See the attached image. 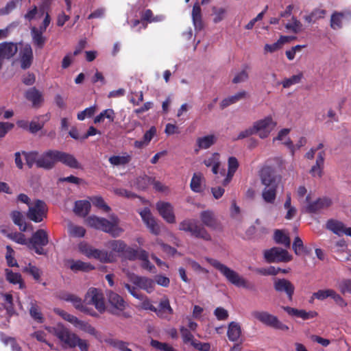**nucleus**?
I'll return each instance as SVG.
<instances>
[{"mask_svg": "<svg viewBox=\"0 0 351 351\" xmlns=\"http://www.w3.org/2000/svg\"><path fill=\"white\" fill-rule=\"evenodd\" d=\"M49 332L56 336L65 347L75 348L78 346L81 351H88V344L86 340L80 339L75 334L71 332L61 324L55 327H46Z\"/></svg>", "mask_w": 351, "mask_h": 351, "instance_id": "obj_1", "label": "nucleus"}, {"mask_svg": "<svg viewBox=\"0 0 351 351\" xmlns=\"http://www.w3.org/2000/svg\"><path fill=\"white\" fill-rule=\"evenodd\" d=\"M207 262L218 270L226 280L237 287H243L247 289H253L254 285L239 276L235 271L220 263L218 260L207 258Z\"/></svg>", "mask_w": 351, "mask_h": 351, "instance_id": "obj_2", "label": "nucleus"}, {"mask_svg": "<svg viewBox=\"0 0 351 351\" xmlns=\"http://www.w3.org/2000/svg\"><path fill=\"white\" fill-rule=\"evenodd\" d=\"M87 222L90 227L109 233L113 237H118L123 232L119 227V219L114 215L110 216V220L95 215L90 216L87 219Z\"/></svg>", "mask_w": 351, "mask_h": 351, "instance_id": "obj_3", "label": "nucleus"}, {"mask_svg": "<svg viewBox=\"0 0 351 351\" xmlns=\"http://www.w3.org/2000/svg\"><path fill=\"white\" fill-rule=\"evenodd\" d=\"M179 230L189 232L191 236L204 241H211L212 237L206 229L195 219H186L179 224Z\"/></svg>", "mask_w": 351, "mask_h": 351, "instance_id": "obj_4", "label": "nucleus"}, {"mask_svg": "<svg viewBox=\"0 0 351 351\" xmlns=\"http://www.w3.org/2000/svg\"><path fill=\"white\" fill-rule=\"evenodd\" d=\"M49 243L47 232L43 229L36 230L29 239L27 247L39 255H46L47 252L43 248Z\"/></svg>", "mask_w": 351, "mask_h": 351, "instance_id": "obj_5", "label": "nucleus"}, {"mask_svg": "<svg viewBox=\"0 0 351 351\" xmlns=\"http://www.w3.org/2000/svg\"><path fill=\"white\" fill-rule=\"evenodd\" d=\"M79 249L82 253L89 258H94L102 263H112L114 261V256L112 254L105 250L93 248L86 243H80Z\"/></svg>", "mask_w": 351, "mask_h": 351, "instance_id": "obj_6", "label": "nucleus"}, {"mask_svg": "<svg viewBox=\"0 0 351 351\" xmlns=\"http://www.w3.org/2000/svg\"><path fill=\"white\" fill-rule=\"evenodd\" d=\"M48 208L46 203L40 199H36L29 206L27 217L31 221L39 223L43 221L47 215Z\"/></svg>", "mask_w": 351, "mask_h": 351, "instance_id": "obj_7", "label": "nucleus"}, {"mask_svg": "<svg viewBox=\"0 0 351 351\" xmlns=\"http://www.w3.org/2000/svg\"><path fill=\"white\" fill-rule=\"evenodd\" d=\"M264 258L267 263H287L292 260L293 257L285 249L273 247L264 252Z\"/></svg>", "mask_w": 351, "mask_h": 351, "instance_id": "obj_8", "label": "nucleus"}, {"mask_svg": "<svg viewBox=\"0 0 351 351\" xmlns=\"http://www.w3.org/2000/svg\"><path fill=\"white\" fill-rule=\"evenodd\" d=\"M84 302L86 305H91L95 307H106V300L103 291L93 287L87 290L84 295Z\"/></svg>", "mask_w": 351, "mask_h": 351, "instance_id": "obj_9", "label": "nucleus"}, {"mask_svg": "<svg viewBox=\"0 0 351 351\" xmlns=\"http://www.w3.org/2000/svg\"><path fill=\"white\" fill-rule=\"evenodd\" d=\"M276 123L273 121L271 116H267L263 119L256 121L253 124L254 134H258L261 138H267L274 127Z\"/></svg>", "mask_w": 351, "mask_h": 351, "instance_id": "obj_10", "label": "nucleus"}, {"mask_svg": "<svg viewBox=\"0 0 351 351\" xmlns=\"http://www.w3.org/2000/svg\"><path fill=\"white\" fill-rule=\"evenodd\" d=\"M56 310V312L58 315H60L64 319L70 322L75 327L91 335H97L96 330L88 323L78 319L76 317L67 313L62 308H57Z\"/></svg>", "mask_w": 351, "mask_h": 351, "instance_id": "obj_11", "label": "nucleus"}, {"mask_svg": "<svg viewBox=\"0 0 351 351\" xmlns=\"http://www.w3.org/2000/svg\"><path fill=\"white\" fill-rule=\"evenodd\" d=\"M253 315L263 324L275 329L286 331L288 326L280 322L278 318L265 311H254Z\"/></svg>", "mask_w": 351, "mask_h": 351, "instance_id": "obj_12", "label": "nucleus"}, {"mask_svg": "<svg viewBox=\"0 0 351 351\" xmlns=\"http://www.w3.org/2000/svg\"><path fill=\"white\" fill-rule=\"evenodd\" d=\"M56 155L57 150L56 149H49L45 152L39 156V159L37 161V167L47 170L53 169L57 162Z\"/></svg>", "mask_w": 351, "mask_h": 351, "instance_id": "obj_13", "label": "nucleus"}, {"mask_svg": "<svg viewBox=\"0 0 351 351\" xmlns=\"http://www.w3.org/2000/svg\"><path fill=\"white\" fill-rule=\"evenodd\" d=\"M156 208L160 215L169 223L176 222V216L173 206L167 202L159 201L156 204Z\"/></svg>", "mask_w": 351, "mask_h": 351, "instance_id": "obj_14", "label": "nucleus"}, {"mask_svg": "<svg viewBox=\"0 0 351 351\" xmlns=\"http://www.w3.org/2000/svg\"><path fill=\"white\" fill-rule=\"evenodd\" d=\"M139 215L149 231L155 235H158L160 228L150 210L148 208H144L139 212Z\"/></svg>", "mask_w": 351, "mask_h": 351, "instance_id": "obj_15", "label": "nucleus"}, {"mask_svg": "<svg viewBox=\"0 0 351 351\" xmlns=\"http://www.w3.org/2000/svg\"><path fill=\"white\" fill-rule=\"evenodd\" d=\"M18 51V47L12 42H3L0 43V70L2 68L4 60H10Z\"/></svg>", "mask_w": 351, "mask_h": 351, "instance_id": "obj_16", "label": "nucleus"}, {"mask_svg": "<svg viewBox=\"0 0 351 351\" xmlns=\"http://www.w3.org/2000/svg\"><path fill=\"white\" fill-rule=\"evenodd\" d=\"M261 182L265 186H278L279 178L271 167H265L260 172Z\"/></svg>", "mask_w": 351, "mask_h": 351, "instance_id": "obj_17", "label": "nucleus"}, {"mask_svg": "<svg viewBox=\"0 0 351 351\" xmlns=\"http://www.w3.org/2000/svg\"><path fill=\"white\" fill-rule=\"evenodd\" d=\"M129 278L132 284L141 289L145 290L147 293H151L154 289L155 282L151 278L135 274L130 275Z\"/></svg>", "mask_w": 351, "mask_h": 351, "instance_id": "obj_18", "label": "nucleus"}, {"mask_svg": "<svg viewBox=\"0 0 351 351\" xmlns=\"http://www.w3.org/2000/svg\"><path fill=\"white\" fill-rule=\"evenodd\" d=\"M80 310L83 313L93 317H99L106 311L112 315L121 317H129L130 316V314L123 311V308H80Z\"/></svg>", "mask_w": 351, "mask_h": 351, "instance_id": "obj_19", "label": "nucleus"}, {"mask_svg": "<svg viewBox=\"0 0 351 351\" xmlns=\"http://www.w3.org/2000/svg\"><path fill=\"white\" fill-rule=\"evenodd\" d=\"M313 298H316V299L319 300H324L328 298H330L339 306H342L344 304V300L342 297L335 290L331 289H320L313 293Z\"/></svg>", "mask_w": 351, "mask_h": 351, "instance_id": "obj_20", "label": "nucleus"}, {"mask_svg": "<svg viewBox=\"0 0 351 351\" xmlns=\"http://www.w3.org/2000/svg\"><path fill=\"white\" fill-rule=\"evenodd\" d=\"M274 289L279 293H285L291 300L295 291L294 285L287 279H276L274 284Z\"/></svg>", "mask_w": 351, "mask_h": 351, "instance_id": "obj_21", "label": "nucleus"}, {"mask_svg": "<svg viewBox=\"0 0 351 351\" xmlns=\"http://www.w3.org/2000/svg\"><path fill=\"white\" fill-rule=\"evenodd\" d=\"M21 68L23 70L29 69L34 60V54L31 45L26 44L23 46L19 53Z\"/></svg>", "mask_w": 351, "mask_h": 351, "instance_id": "obj_22", "label": "nucleus"}, {"mask_svg": "<svg viewBox=\"0 0 351 351\" xmlns=\"http://www.w3.org/2000/svg\"><path fill=\"white\" fill-rule=\"evenodd\" d=\"M57 162H60L71 169H81L82 166L75 157L69 153L57 150Z\"/></svg>", "mask_w": 351, "mask_h": 351, "instance_id": "obj_23", "label": "nucleus"}, {"mask_svg": "<svg viewBox=\"0 0 351 351\" xmlns=\"http://www.w3.org/2000/svg\"><path fill=\"white\" fill-rule=\"evenodd\" d=\"M199 217L202 223L213 230L219 228L220 223L215 217L214 213L210 210H204L200 213Z\"/></svg>", "mask_w": 351, "mask_h": 351, "instance_id": "obj_24", "label": "nucleus"}, {"mask_svg": "<svg viewBox=\"0 0 351 351\" xmlns=\"http://www.w3.org/2000/svg\"><path fill=\"white\" fill-rule=\"evenodd\" d=\"M55 297L59 300L71 302L74 307H84L81 298L66 291H59L56 292Z\"/></svg>", "mask_w": 351, "mask_h": 351, "instance_id": "obj_25", "label": "nucleus"}, {"mask_svg": "<svg viewBox=\"0 0 351 351\" xmlns=\"http://www.w3.org/2000/svg\"><path fill=\"white\" fill-rule=\"evenodd\" d=\"M25 97L32 102L33 107H38L43 102V94L36 87L29 88L25 93Z\"/></svg>", "mask_w": 351, "mask_h": 351, "instance_id": "obj_26", "label": "nucleus"}, {"mask_svg": "<svg viewBox=\"0 0 351 351\" xmlns=\"http://www.w3.org/2000/svg\"><path fill=\"white\" fill-rule=\"evenodd\" d=\"M332 202L328 198H319L316 201L309 203L306 207V212L309 213H315L317 211L330 206Z\"/></svg>", "mask_w": 351, "mask_h": 351, "instance_id": "obj_27", "label": "nucleus"}, {"mask_svg": "<svg viewBox=\"0 0 351 351\" xmlns=\"http://www.w3.org/2000/svg\"><path fill=\"white\" fill-rule=\"evenodd\" d=\"M325 152L322 151L318 153L315 164L311 167L310 170V173L312 176L315 177L318 176L319 178L322 176L324 159H325Z\"/></svg>", "mask_w": 351, "mask_h": 351, "instance_id": "obj_28", "label": "nucleus"}, {"mask_svg": "<svg viewBox=\"0 0 351 351\" xmlns=\"http://www.w3.org/2000/svg\"><path fill=\"white\" fill-rule=\"evenodd\" d=\"M287 312L294 317L302 318V319H308L316 316L315 311H306L304 308H285Z\"/></svg>", "mask_w": 351, "mask_h": 351, "instance_id": "obj_29", "label": "nucleus"}, {"mask_svg": "<svg viewBox=\"0 0 351 351\" xmlns=\"http://www.w3.org/2000/svg\"><path fill=\"white\" fill-rule=\"evenodd\" d=\"M43 33L38 29L36 27L31 28V35L32 43L38 49H43L46 43V38L43 36Z\"/></svg>", "mask_w": 351, "mask_h": 351, "instance_id": "obj_30", "label": "nucleus"}, {"mask_svg": "<svg viewBox=\"0 0 351 351\" xmlns=\"http://www.w3.org/2000/svg\"><path fill=\"white\" fill-rule=\"evenodd\" d=\"M216 141L217 138L213 134L197 138L196 144L198 147V149H196L195 152H197L199 149H208L215 143Z\"/></svg>", "mask_w": 351, "mask_h": 351, "instance_id": "obj_31", "label": "nucleus"}, {"mask_svg": "<svg viewBox=\"0 0 351 351\" xmlns=\"http://www.w3.org/2000/svg\"><path fill=\"white\" fill-rule=\"evenodd\" d=\"M247 93L245 90H241L237 93L235 95L230 96L223 99L220 104L221 109H223L231 104H235L239 101L246 98Z\"/></svg>", "mask_w": 351, "mask_h": 351, "instance_id": "obj_32", "label": "nucleus"}, {"mask_svg": "<svg viewBox=\"0 0 351 351\" xmlns=\"http://www.w3.org/2000/svg\"><path fill=\"white\" fill-rule=\"evenodd\" d=\"M90 209V203L87 200H79L75 203L74 212L80 217L88 215Z\"/></svg>", "mask_w": 351, "mask_h": 351, "instance_id": "obj_33", "label": "nucleus"}, {"mask_svg": "<svg viewBox=\"0 0 351 351\" xmlns=\"http://www.w3.org/2000/svg\"><path fill=\"white\" fill-rule=\"evenodd\" d=\"M345 13L342 12L335 11L330 16V26L334 29H339L343 27V20L345 18Z\"/></svg>", "mask_w": 351, "mask_h": 351, "instance_id": "obj_34", "label": "nucleus"}, {"mask_svg": "<svg viewBox=\"0 0 351 351\" xmlns=\"http://www.w3.org/2000/svg\"><path fill=\"white\" fill-rule=\"evenodd\" d=\"M192 19L195 29L199 30L203 27V22L202 19V10L198 3L193 5L192 10Z\"/></svg>", "mask_w": 351, "mask_h": 351, "instance_id": "obj_35", "label": "nucleus"}, {"mask_svg": "<svg viewBox=\"0 0 351 351\" xmlns=\"http://www.w3.org/2000/svg\"><path fill=\"white\" fill-rule=\"evenodd\" d=\"M278 186H265L262 192L264 201L269 204L274 203L276 198Z\"/></svg>", "mask_w": 351, "mask_h": 351, "instance_id": "obj_36", "label": "nucleus"}, {"mask_svg": "<svg viewBox=\"0 0 351 351\" xmlns=\"http://www.w3.org/2000/svg\"><path fill=\"white\" fill-rule=\"evenodd\" d=\"M241 334V329L239 324L237 322H232L229 324L227 335L230 341H237Z\"/></svg>", "mask_w": 351, "mask_h": 351, "instance_id": "obj_37", "label": "nucleus"}, {"mask_svg": "<svg viewBox=\"0 0 351 351\" xmlns=\"http://www.w3.org/2000/svg\"><path fill=\"white\" fill-rule=\"evenodd\" d=\"M326 13V10L315 8L309 14L304 16V20L308 23H315L317 20L324 19Z\"/></svg>", "mask_w": 351, "mask_h": 351, "instance_id": "obj_38", "label": "nucleus"}, {"mask_svg": "<svg viewBox=\"0 0 351 351\" xmlns=\"http://www.w3.org/2000/svg\"><path fill=\"white\" fill-rule=\"evenodd\" d=\"M116 115L114 110L108 108L101 112L94 119V123L95 124L99 123L104 121V119H107L110 123L114 122Z\"/></svg>", "mask_w": 351, "mask_h": 351, "instance_id": "obj_39", "label": "nucleus"}, {"mask_svg": "<svg viewBox=\"0 0 351 351\" xmlns=\"http://www.w3.org/2000/svg\"><path fill=\"white\" fill-rule=\"evenodd\" d=\"M11 218L14 223L19 226V230L25 232L27 230V225L24 220L23 214L18 210H14L11 213Z\"/></svg>", "mask_w": 351, "mask_h": 351, "instance_id": "obj_40", "label": "nucleus"}, {"mask_svg": "<svg viewBox=\"0 0 351 351\" xmlns=\"http://www.w3.org/2000/svg\"><path fill=\"white\" fill-rule=\"evenodd\" d=\"M131 155L124 153L122 156H112L109 158L110 163L113 166L125 165L130 162Z\"/></svg>", "mask_w": 351, "mask_h": 351, "instance_id": "obj_41", "label": "nucleus"}, {"mask_svg": "<svg viewBox=\"0 0 351 351\" xmlns=\"http://www.w3.org/2000/svg\"><path fill=\"white\" fill-rule=\"evenodd\" d=\"M274 240L276 243L283 245L285 247H289L291 245L289 237L281 230H275Z\"/></svg>", "mask_w": 351, "mask_h": 351, "instance_id": "obj_42", "label": "nucleus"}, {"mask_svg": "<svg viewBox=\"0 0 351 351\" xmlns=\"http://www.w3.org/2000/svg\"><path fill=\"white\" fill-rule=\"evenodd\" d=\"M70 269L75 271H88L95 269L94 266L91 264L85 263L81 261H72L71 264L70 265Z\"/></svg>", "mask_w": 351, "mask_h": 351, "instance_id": "obj_43", "label": "nucleus"}, {"mask_svg": "<svg viewBox=\"0 0 351 351\" xmlns=\"http://www.w3.org/2000/svg\"><path fill=\"white\" fill-rule=\"evenodd\" d=\"M326 228L339 236L343 234L344 225L341 221L334 219H329L327 221Z\"/></svg>", "mask_w": 351, "mask_h": 351, "instance_id": "obj_44", "label": "nucleus"}, {"mask_svg": "<svg viewBox=\"0 0 351 351\" xmlns=\"http://www.w3.org/2000/svg\"><path fill=\"white\" fill-rule=\"evenodd\" d=\"M5 278L10 283H12L13 285L19 284L20 288L23 287V282L21 278V275L19 273H14L9 269H5Z\"/></svg>", "mask_w": 351, "mask_h": 351, "instance_id": "obj_45", "label": "nucleus"}, {"mask_svg": "<svg viewBox=\"0 0 351 351\" xmlns=\"http://www.w3.org/2000/svg\"><path fill=\"white\" fill-rule=\"evenodd\" d=\"M22 154L24 155L26 165L29 169L32 168L34 165L37 166V161L39 159V154L37 151L29 152L23 151Z\"/></svg>", "mask_w": 351, "mask_h": 351, "instance_id": "obj_46", "label": "nucleus"}, {"mask_svg": "<svg viewBox=\"0 0 351 351\" xmlns=\"http://www.w3.org/2000/svg\"><path fill=\"white\" fill-rule=\"evenodd\" d=\"M40 117L45 118V121L41 122L32 121L29 123V132L32 134H36V132L42 130L45 125V122L49 120V116L48 114L41 115L39 117H38V119H39Z\"/></svg>", "mask_w": 351, "mask_h": 351, "instance_id": "obj_47", "label": "nucleus"}, {"mask_svg": "<svg viewBox=\"0 0 351 351\" xmlns=\"http://www.w3.org/2000/svg\"><path fill=\"white\" fill-rule=\"evenodd\" d=\"M108 298L112 307H124L123 299L117 293L110 291L108 293Z\"/></svg>", "mask_w": 351, "mask_h": 351, "instance_id": "obj_48", "label": "nucleus"}, {"mask_svg": "<svg viewBox=\"0 0 351 351\" xmlns=\"http://www.w3.org/2000/svg\"><path fill=\"white\" fill-rule=\"evenodd\" d=\"M303 78V73L302 72L299 73L297 75H293L289 78H285L282 80L280 84L282 85L284 88H287L291 86L292 85L298 84L301 82Z\"/></svg>", "mask_w": 351, "mask_h": 351, "instance_id": "obj_49", "label": "nucleus"}, {"mask_svg": "<svg viewBox=\"0 0 351 351\" xmlns=\"http://www.w3.org/2000/svg\"><path fill=\"white\" fill-rule=\"evenodd\" d=\"M202 175L200 173H194L191 180L190 186L191 190L195 193L202 191Z\"/></svg>", "mask_w": 351, "mask_h": 351, "instance_id": "obj_50", "label": "nucleus"}, {"mask_svg": "<svg viewBox=\"0 0 351 351\" xmlns=\"http://www.w3.org/2000/svg\"><path fill=\"white\" fill-rule=\"evenodd\" d=\"M5 260L9 267H19V264L14 258V251L10 245L6 246Z\"/></svg>", "mask_w": 351, "mask_h": 351, "instance_id": "obj_51", "label": "nucleus"}, {"mask_svg": "<svg viewBox=\"0 0 351 351\" xmlns=\"http://www.w3.org/2000/svg\"><path fill=\"white\" fill-rule=\"evenodd\" d=\"M23 272L28 273L33 276L35 280L38 281L40 278L41 271L35 265L29 263V265L23 269Z\"/></svg>", "mask_w": 351, "mask_h": 351, "instance_id": "obj_52", "label": "nucleus"}, {"mask_svg": "<svg viewBox=\"0 0 351 351\" xmlns=\"http://www.w3.org/2000/svg\"><path fill=\"white\" fill-rule=\"evenodd\" d=\"M285 28L289 30H291L292 32L295 34H298L302 31V24L295 17L293 16L292 22L287 23L285 25Z\"/></svg>", "mask_w": 351, "mask_h": 351, "instance_id": "obj_53", "label": "nucleus"}, {"mask_svg": "<svg viewBox=\"0 0 351 351\" xmlns=\"http://www.w3.org/2000/svg\"><path fill=\"white\" fill-rule=\"evenodd\" d=\"M7 237L11 239L12 241L21 245H27L28 242L25 239V234L21 232H12L7 234Z\"/></svg>", "mask_w": 351, "mask_h": 351, "instance_id": "obj_54", "label": "nucleus"}, {"mask_svg": "<svg viewBox=\"0 0 351 351\" xmlns=\"http://www.w3.org/2000/svg\"><path fill=\"white\" fill-rule=\"evenodd\" d=\"M126 244L124 241L121 240H114L109 243V247L112 249V251L123 253L125 250Z\"/></svg>", "mask_w": 351, "mask_h": 351, "instance_id": "obj_55", "label": "nucleus"}, {"mask_svg": "<svg viewBox=\"0 0 351 351\" xmlns=\"http://www.w3.org/2000/svg\"><path fill=\"white\" fill-rule=\"evenodd\" d=\"M150 344L153 348L161 351H177L170 344L162 343L157 340L152 339Z\"/></svg>", "mask_w": 351, "mask_h": 351, "instance_id": "obj_56", "label": "nucleus"}, {"mask_svg": "<svg viewBox=\"0 0 351 351\" xmlns=\"http://www.w3.org/2000/svg\"><path fill=\"white\" fill-rule=\"evenodd\" d=\"M149 310L154 311L158 317L165 319H170L171 318L173 314L172 308H149Z\"/></svg>", "mask_w": 351, "mask_h": 351, "instance_id": "obj_57", "label": "nucleus"}, {"mask_svg": "<svg viewBox=\"0 0 351 351\" xmlns=\"http://www.w3.org/2000/svg\"><path fill=\"white\" fill-rule=\"evenodd\" d=\"M70 235L74 237H83L86 233V230L80 226L71 225L69 227Z\"/></svg>", "mask_w": 351, "mask_h": 351, "instance_id": "obj_58", "label": "nucleus"}, {"mask_svg": "<svg viewBox=\"0 0 351 351\" xmlns=\"http://www.w3.org/2000/svg\"><path fill=\"white\" fill-rule=\"evenodd\" d=\"M93 204L99 208L103 209L105 212L108 213L110 210V206H108L104 202V199L99 196H95L90 198Z\"/></svg>", "mask_w": 351, "mask_h": 351, "instance_id": "obj_59", "label": "nucleus"}, {"mask_svg": "<svg viewBox=\"0 0 351 351\" xmlns=\"http://www.w3.org/2000/svg\"><path fill=\"white\" fill-rule=\"evenodd\" d=\"M180 330L184 343H189L192 346L193 343L195 342V339H194V337L191 334V332L188 329L183 326H182Z\"/></svg>", "mask_w": 351, "mask_h": 351, "instance_id": "obj_60", "label": "nucleus"}, {"mask_svg": "<svg viewBox=\"0 0 351 351\" xmlns=\"http://www.w3.org/2000/svg\"><path fill=\"white\" fill-rule=\"evenodd\" d=\"M292 248L296 255L300 256L302 254V250L304 249V245L300 237H295L292 244Z\"/></svg>", "mask_w": 351, "mask_h": 351, "instance_id": "obj_61", "label": "nucleus"}, {"mask_svg": "<svg viewBox=\"0 0 351 351\" xmlns=\"http://www.w3.org/2000/svg\"><path fill=\"white\" fill-rule=\"evenodd\" d=\"M95 106H90L87 108L77 114V119L83 121L86 119V117H91L95 114Z\"/></svg>", "mask_w": 351, "mask_h": 351, "instance_id": "obj_62", "label": "nucleus"}, {"mask_svg": "<svg viewBox=\"0 0 351 351\" xmlns=\"http://www.w3.org/2000/svg\"><path fill=\"white\" fill-rule=\"evenodd\" d=\"M213 12L215 14L213 21L215 23H218L223 19L226 10L223 8H217L216 7H213Z\"/></svg>", "mask_w": 351, "mask_h": 351, "instance_id": "obj_63", "label": "nucleus"}, {"mask_svg": "<svg viewBox=\"0 0 351 351\" xmlns=\"http://www.w3.org/2000/svg\"><path fill=\"white\" fill-rule=\"evenodd\" d=\"M339 289L343 294L351 293V279L342 280L339 284Z\"/></svg>", "mask_w": 351, "mask_h": 351, "instance_id": "obj_64", "label": "nucleus"}]
</instances>
